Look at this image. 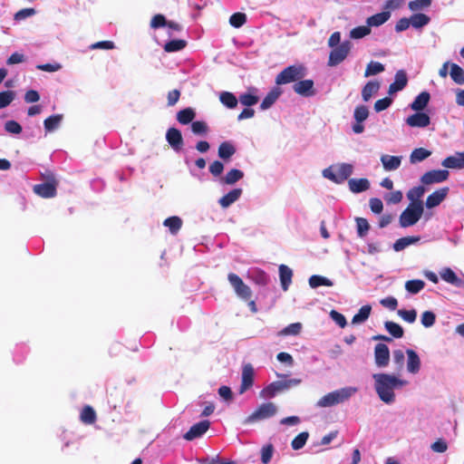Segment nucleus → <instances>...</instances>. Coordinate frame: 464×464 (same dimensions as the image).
<instances>
[{
  "instance_id": "e2e57ef3",
  "label": "nucleus",
  "mask_w": 464,
  "mask_h": 464,
  "mask_svg": "<svg viewBox=\"0 0 464 464\" xmlns=\"http://www.w3.org/2000/svg\"><path fill=\"white\" fill-rule=\"evenodd\" d=\"M191 130L195 134L204 135L208 132V125L202 121H192Z\"/></svg>"
},
{
  "instance_id": "aec40b11",
  "label": "nucleus",
  "mask_w": 464,
  "mask_h": 464,
  "mask_svg": "<svg viewBox=\"0 0 464 464\" xmlns=\"http://www.w3.org/2000/svg\"><path fill=\"white\" fill-rule=\"evenodd\" d=\"M407 360V370L411 373H417L420 369V360L417 353L411 349L406 351Z\"/></svg>"
},
{
  "instance_id": "9b49d317",
  "label": "nucleus",
  "mask_w": 464,
  "mask_h": 464,
  "mask_svg": "<svg viewBox=\"0 0 464 464\" xmlns=\"http://www.w3.org/2000/svg\"><path fill=\"white\" fill-rule=\"evenodd\" d=\"M254 375L255 372L253 366L250 363L245 364L242 369V380L239 393H244L253 386Z\"/></svg>"
},
{
  "instance_id": "6e6d98bb",
  "label": "nucleus",
  "mask_w": 464,
  "mask_h": 464,
  "mask_svg": "<svg viewBox=\"0 0 464 464\" xmlns=\"http://www.w3.org/2000/svg\"><path fill=\"white\" fill-rule=\"evenodd\" d=\"M252 279L256 284L259 285H266L269 281L268 276L260 269H256L253 271Z\"/></svg>"
},
{
  "instance_id": "cd10ccee",
  "label": "nucleus",
  "mask_w": 464,
  "mask_h": 464,
  "mask_svg": "<svg viewBox=\"0 0 464 464\" xmlns=\"http://www.w3.org/2000/svg\"><path fill=\"white\" fill-rule=\"evenodd\" d=\"M381 161L386 170H395L401 166V157L382 155Z\"/></svg>"
},
{
  "instance_id": "8fccbe9b",
  "label": "nucleus",
  "mask_w": 464,
  "mask_h": 464,
  "mask_svg": "<svg viewBox=\"0 0 464 464\" xmlns=\"http://www.w3.org/2000/svg\"><path fill=\"white\" fill-rule=\"evenodd\" d=\"M371 34V28L368 25L357 26L350 31L352 39H362Z\"/></svg>"
},
{
  "instance_id": "39448f33",
  "label": "nucleus",
  "mask_w": 464,
  "mask_h": 464,
  "mask_svg": "<svg viewBox=\"0 0 464 464\" xmlns=\"http://www.w3.org/2000/svg\"><path fill=\"white\" fill-rule=\"evenodd\" d=\"M352 49V43L348 40L341 43L337 47H334L329 53L328 66H337L343 63L349 55Z\"/></svg>"
},
{
  "instance_id": "603ef678",
  "label": "nucleus",
  "mask_w": 464,
  "mask_h": 464,
  "mask_svg": "<svg viewBox=\"0 0 464 464\" xmlns=\"http://www.w3.org/2000/svg\"><path fill=\"white\" fill-rule=\"evenodd\" d=\"M355 222L358 237H363L364 236H366L370 229L369 222L364 218H356Z\"/></svg>"
},
{
  "instance_id": "4c0bfd02",
  "label": "nucleus",
  "mask_w": 464,
  "mask_h": 464,
  "mask_svg": "<svg viewBox=\"0 0 464 464\" xmlns=\"http://www.w3.org/2000/svg\"><path fill=\"white\" fill-rule=\"evenodd\" d=\"M431 154V151L424 149V148H417L412 150V152L410 155V161L411 163L414 164L417 162H420L424 160H426L428 157H430Z\"/></svg>"
},
{
  "instance_id": "bf43d9fd",
  "label": "nucleus",
  "mask_w": 464,
  "mask_h": 464,
  "mask_svg": "<svg viewBox=\"0 0 464 464\" xmlns=\"http://www.w3.org/2000/svg\"><path fill=\"white\" fill-rule=\"evenodd\" d=\"M302 329V324L300 323L290 324L283 330L280 331V335H297Z\"/></svg>"
},
{
  "instance_id": "b1692460",
  "label": "nucleus",
  "mask_w": 464,
  "mask_h": 464,
  "mask_svg": "<svg viewBox=\"0 0 464 464\" xmlns=\"http://www.w3.org/2000/svg\"><path fill=\"white\" fill-rule=\"evenodd\" d=\"M420 240V236L403 237L397 239L393 243L392 247H393L394 251L400 252V251L405 249L406 247H408L409 246L418 243Z\"/></svg>"
},
{
  "instance_id": "f8f14e48",
  "label": "nucleus",
  "mask_w": 464,
  "mask_h": 464,
  "mask_svg": "<svg viewBox=\"0 0 464 464\" xmlns=\"http://www.w3.org/2000/svg\"><path fill=\"white\" fill-rule=\"evenodd\" d=\"M374 359L378 367H385L390 362V351L386 344L378 343L374 348Z\"/></svg>"
},
{
  "instance_id": "5fc2aeb1",
  "label": "nucleus",
  "mask_w": 464,
  "mask_h": 464,
  "mask_svg": "<svg viewBox=\"0 0 464 464\" xmlns=\"http://www.w3.org/2000/svg\"><path fill=\"white\" fill-rule=\"evenodd\" d=\"M246 22V15L244 13H235L229 18V24L235 27L239 28L243 26Z\"/></svg>"
},
{
  "instance_id": "4be33fe9",
  "label": "nucleus",
  "mask_w": 464,
  "mask_h": 464,
  "mask_svg": "<svg viewBox=\"0 0 464 464\" xmlns=\"http://www.w3.org/2000/svg\"><path fill=\"white\" fill-rule=\"evenodd\" d=\"M282 90L279 87H274L264 98L260 104V109L265 111L269 109L282 94Z\"/></svg>"
},
{
  "instance_id": "2f4dec72",
  "label": "nucleus",
  "mask_w": 464,
  "mask_h": 464,
  "mask_svg": "<svg viewBox=\"0 0 464 464\" xmlns=\"http://www.w3.org/2000/svg\"><path fill=\"white\" fill-rule=\"evenodd\" d=\"M96 412L92 406L86 405L82 408L80 414V420L84 424H93L96 421Z\"/></svg>"
},
{
  "instance_id": "f704fd0d",
  "label": "nucleus",
  "mask_w": 464,
  "mask_h": 464,
  "mask_svg": "<svg viewBox=\"0 0 464 464\" xmlns=\"http://www.w3.org/2000/svg\"><path fill=\"white\" fill-rule=\"evenodd\" d=\"M63 120L62 114H53L46 118L44 121V129L47 132L56 130Z\"/></svg>"
},
{
  "instance_id": "4468645a",
  "label": "nucleus",
  "mask_w": 464,
  "mask_h": 464,
  "mask_svg": "<svg viewBox=\"0 0 464 464\" xmlns=\"http://www.w3.org/2000/svg\"><path fill=\"white\" fill-rule=\"evenodd\" d=\"M57 184L52 183H41L34 186V192L41 198H53L57 194Z\"/></svg>"
},
{
  "instance_id": "9d476101",
  "label": "nucleus",
  "mask_w": 464,
  "mask_h": 464,
  "mask_svg": "<svg viewBox=\"0 0 464 464\" xmlns=\"http://www.w3.org/2000/svg\"><path fill=\"white\" fill-rule=\"evenodd\" d=\"M209 426L210 422L207 420L199 421L191 426L188 431L183 435V438L186 440H193L199 438L209 429Z\"/></svg>"
},
{
  "instance_id": "338daca9",
  "label": "nucleus",
  "mask_w": 464,
  "mask_h": 464,
  "mask_svg": "<svg viewBox=\"0 0 464 464\" xmlns=\"http://www.w3.org/2000/svg\"><path fill=\"white\" fill-rule=\"evenodd\" d=\"M392 103V99L390 97H385V98L380 99V100L376 101L374 103V111L376 112H381V111L388 109Z\"/></svg>"
},
{
  "instance_id": "c9c22d12",
  "label": "nucleus",
  "mask_w": 464,
  "mask_h": 464,
  "mask_svg": "<svg viewBox=\"0 0 464 464\" xmlns=\"http://www.w3.org/2000/svg\"><path fill=\"white\" fill-rule=\"evenodd\" d=\"M195 116L196 113L192 108H186L177 113V120L179 123L186 125L192 122Z\"/></svg>"
},
{
  "instance_id": "f03ea898",
  "label": "nucleus",
  "mask_w": 464,
  "mask_h": 464,
  "mask_svg": "<svg viewBox=\"0 0 464 464\" xmlns=\"http://www.w3.org/2000/svg\"><path fill=\"white\" fill-rule=\"evenodd\" d=\"M355 388H342L323 396L316 403L318 407H332L347 401L353 393L356 392Z\"/></svg>"
},
{
  "instance_id": "20e7f679",
  "label": "nucleus",
  "mask_w": 464,
  "mask_h": 464,
  "mask_svg": "<svg viewBox=\"0 0 464 464\" xmlns=\"http://www.w3.org/2000/svg\"><path fill=\"white\" fill-rule=\"evenodd\" d=\"M307 71L303 64H294L285 67L276 77L277 85L297 82L298 80L304 78Z\"/></svg>"
},
{
  "instance_id": "79ce46f5",
  "label": "nucleus",
  "mask_w": 464,
  "mask_h": 464,
  "mask_svg": "<svg viewBox=\"0 0 464 464\" xmlns=\"http://www.w3.org/2000/svg\"><path fill=\"white\" fill-rule=\"evenodd\" d=\"M219 100L222 104L229 109H234L237 107L238 100L237 97L229 92H223L219 95Z\"/></svg>"
},
{
  "instance_id": "864d4df0",
  "label": "nucleus",
  "mask_w": 464,
  "mask_h": 464,
  "mask_svg": "<svg viewBox=\"0 0 464 464\" xmlns=\"http://www.w3.org/2000/svg\"><path fill=\"white\" fill-rule=\"evenodd\" d=\"M384 71V65L379 62H371L368 63L364 76L375 75Z\"/></svg>"
},
{
  "instance_id": "f257e3e1",
  "label": "nucleus",
  "mask_w": 464,
  "mask_h": 464,
  "mask_svg": "<svg viewBox=\"0 0 464 464\" xmlns=\"http://www.w3.org/2000/svg\"><path fill=\"white\" fill-rule=\"evenodd\" d=\"M372 378L379 398L387 404L392 403L395 400L393 390L406 384V381L387 373H375Z\"/></svg>"
},
{
  "instance_id": "de8ad7c7",
  "label": "nucleus",
  "mask_w": 464,
  "mask_h": 464,
  "mask_svg": "<svg viewBox=\"0 0 464 464\" xmlns=\"http://www.w3.org/2000/svg\"><path fill=\"white\" fill-rule=\"evenodd\" d=\"M334 284L330 279H328L324 276H322L314 275V276H310V278H309V285L312 288H316L321 285L332 286Z\"/></svg>"
},
{
  "instance_id": "423d86ee",
  "label": "nucleus",
  "mask_w": 464,
  "mask_h": 464,
  "mask_svg": "<svg viewBox=\"0 0 464 464\" xmlns=\"http://www.w3.org/2000/svg\"><path fill=\"white\" fill-rule=\"evenodd\" d=\"M227 280L234 288L236 295L244 301H248L252 297V291L250 287L246 285L242 278L235 273L227 275Z\"/></svg>"
},
{
  "instance_id": "680f3d73",
  "label": "nucleus",
  "mask_w": 464,
  "mask_h": 464,
  "mask_svg": "<svg viewBox=\"0 0 464 464\" xmlns=\"http://www.w3.org/2000/svg\"><path fill=\"white\" fill-rule=\"evenodd\" d=\"M436 315L431 311H425L421 314V324L424 327H431L435 324Z\"/></svg>"
},
{
  "instance_id": "7c9ffc66",
  "label": "nucleus",
  "mask_w": 464,
  "mask_h": 464,
  "mask_svg": "<svg viewBox=\"0 0 464 464\" xmlns=\"http://www.w3.org/2000/svg\"><path fill=\"white\" fill-rule=\"evenodd\" d=\"M285 386L282 384V381H277L270 383L261 392L262 396L264 397H275L276 394L279 392L285 391Z\"/></svg>"
},
{
  "instance_id": "a211bd4d",
  "label": "nucleus",
  "mask_w": 464,
  "mask_h": 464,
  "mask_svg": "<svg viewBox=\"0 0 464 464\" xmlns=\"http://www.w3.org/2000/svg\"><path fill=\"white\" fill-rule=\"evenodd\" d=\"M441 165L448 169H463L464 168V151L457 152L455 156H449L444 159Z\"/></svg>"
},
{
  "instance_id": "09e8293b",
  "label": "nucleus",
  "mask_w": 464,
  "mask_h": 464,
  "mask_svg": "<svg viewBox=\"0 0 464 464\" xmlns=\"http://www.w3.org/2000/svg\"><path fill=\"white\" fill-rule=\"evenodd\" d=\"M308 437H309V433L307 431H303V432L299 433L297 436H295L291 442V446H292L293 450H298L302 449L305 445V443L308 440Z\"/></svg>"
},
{
  "instance_id": "774afa93",
  "label": "nucleus",
  "mask_w": 464,
  "mask_h": 464,
  "mask_svg": "<svg viewBox=\"0 0 464 464\" xmlns=\"http://www.w3.org/2000/svg\"><path fill=\"white\" fill-rule=\"evenodd\" d=\"M5 130L12 134H20L22 132V126L17 121L10 120L5 123Z\"/></svg>"
},
{
  "instance_id": "58836bf2",
  "label": "nucleus",
  "mask_w": 464,
  "mask_h": 464,
  "mask_svg": "<svg viewBox=\"0 0 464 464\" xmlns=\"http://www.w3.org/2000/svg\"><path fill=\"white\" fill-rule=\"evenodd\" d=\"M450 77L457 84H464V70L457 63H450Z\"/></svg>"
},
{
  "instance_id": "c756f323",
  "label": "nucleus",
  "mask_w": 464,
  "mask_h": 464,
  "mask_svg": "<svg viewBox=\"0 0 464 464\" xmlns=\"http://www.w3.org/2000/svg\"><path fill=\"white\" fill-rule=\"evenodd\" d=\"M235 153L236 148L229 141H224L218 147V157L224 160H229Z\"/></svg>"
},
{
  "instance_id": "a18cd8bd",
  "label": "nucleus",
  "mask_w": 464,
  "mask_h": 464,
  "mask_svg": "<svg viewBox=\"0 0 464 464\" xmlns=\"http://www.w3.org/2000/svg\"><path fill=\"white\" fill-rule=\"evenodd\" d=\"M424 286L425 282L421 279H412L405 283V289L412 295H416L420 292Z\"/></svg>"
},
{
  "instance_id": "a878e982",
  "label": "nucleus",
  "mask_w": 464,
  "mask_h": 464,
  "mask_svg": "<svg viewBox=\"0 0 464 464\" xmlns=\"http://www.w3.org/2000/svg\"><path fill=\"white\" fill-rule=\"evenodd\" d=\"M430 99V95L428 92H420L411 104V108L416 111H421L424 110Z\"/></svg>"
},
{
  "instance_id": "0e129e2a",
  "label": "nucleus",
  "mask_w": 464,
  "mask_h": 464,
  "mask_svg": "<svg viewBox=\"0 0 464 464\" xmlns=\"http://www.w3.org/2000/svg\"><path fill=\"white\" fill-rule=\"evenodd\" d=\"M398 314L406 322L412 324L415 322L417 317V312L414 309L411 310H399Z\"/></svg>"
},
{
  "instance_id": "6e6552de",
  "label": "nucleus",
  "mask_w": 464,
  "mask_h": 464,
  "mask_svg": "<svg viewBox=\"0 0 464 464\" xmlns=\"http://www.w3.org/2000/svg\"><path fill=\"white\" fill-rule=\"evenodd\" d=\"M449 176L450 173L446 169H432L421 176L420 182L424 185L440 183L447 180Z\"/></svg>"
},
{
  "instance_id": "72a5a7b5",
  "label": "nucleus",
  "mask_w": 464,
  "mask_h": 464,
  "mask_svg": "<svg viewBox=\"0 0 464 464\" xmlns=\"http://www.w3.org/2000/svg\"><path fill=\"white\" fill-rule=\"evenodd\" d=\"M182 224V219L178 216L169 217L163 221V225L167 227L173 235H176L179 231Z\"/></svg>"
},
{
  "instance_id": "4d7b16f0",
  "label": "nucleus",
  "mask_w": 464,
  "mask_h": 464,
  "mask_svg": "<svg viewBox=\"0 0 464 464\" xmlns=\"http://www.w3.org/2000/svg\"><path fill=\"white\" fill-rule=\"evenodd\" d=\"M369 116V110L365 105H358L354 109L353 117L355 121H364Z\"/></svg>"
},
{
  "instance_id": "69168bd1",
  "label": "nucleus",
  "mask_w": 464,
  "mask_h": 464,
  "mask_svg": "<svg viewBox=\"0 0 464 464\" xmlns=\"http://www.w3.org/2000/svg\"><path fill=\"white\" fill-rule=\"evenodd\" d=\"M274 452V447L272 444H267L262 448L261 450V461L264 464H268L272 459Z\"/></svg>"
},
{
  "instance_id": "1a4fd4ad",
  "label": "nucleus",
  "mask_w": 464,
  "mask_h": 464,
  "mask_svg": "<svg viewBox=\"0 0 464 464\" xmlns=\"http://www.w3.org/2000/svg\"><path fill=\"white\" fill-rule=\"evenodd\" d=\"M293 90L295 93L303 97H311L316 92L314 81L311 79L304 80V78L298 80L297 82L293 85Z\"/></svg>"
},
{
  "instance_id": "2eb2a0df",
  "label": "nucleus",
  "mask_w": 464,
  "mask_h": 464,
  "mask_svg": "<svg viewBox=\"0 0 464 464\" xmlns=\"http://www.w3.org/2000/svg\"><path fill=\"white\" fill-rule=\"evenodd\" d=\"M166 140L174 150L179 151L181 150L183 138L181 131L177 128L172 127L167 130Z\"/></svg>"
},
{
  "instance_id": "0eeeda50",
  "label": "nucleus",
  "mask_w": 464,
  "mask_h": 464,
  "mask_svg": "<svg viewBox=\"0 0 464 464\" xmlns=\"http://www.w3.org/2000/svg\"><path fill=\"white\" fill-rule=\"evenodd\" d=\"M276 406L273 402L263 403L246 419L245 423L271 418L276 413Z\"/></svg>"
},
{
  "instance_id": "6ab92c4d",
  "label": "nucleus",
  "mask_w": 464,
  "mask_h": 464,
  "mask_svg": "<svg viewBox=\"0 0 464 464\" xmlns=\"http://www.w3.org/2000/svg\"><path fill=\"white\" fill-rule=\"evenodd\" d=\"M242 193V188H234L226 195H224L223 197H221L218 200V203L223 208H227L233 203H235L241 197Z\"/></svg>"
},
{
  "instance_id": "dca6fc26",
  "label": "nucleus",
  "mask_w": 464,
  "mask_h": 464,
  "mask_svg": "<svg viewBox=\"0 0 464 464\" xmlns=\"http://www.w3.org/2000/svg\"><path fill=\"white\" fill-rule=\"evenodd\" d=\"M406 123L411 127L424 128L430 125V118L424 112L417 111L406 119Z\"/></svg>"
},
{
  "instance_id": "49530a36",
  "label": "nucleus",
  "mask_w": 464,
  "mask_h": 464,
  "mask_svg": "<svg viewBox=\"0 0 464 464\" xmlns=\"http://www.w3.org/2000/svg\"><path fill=\"white\" fill-rule=\"evenodd\" d=\"M430 21V18L421 13L414 14L411 16V24L414 28H420L428 24Z\"/></svg>"
},
{
  "instance_id": "f3484780",
  "label": "nucleus",
  "mask_w": 464,
  "mask_h": 464,
  "mask_svg": "<svg viewBox=\"0 0 464 464\" xmlns=\"http://www.w3.org/2000/svg\"><path fill=\"white\" fill-rule=\"evenodd\" d=\"M408 83V77L403 70H399L395 74V80L390 84L388 93L390 95L403 90Z\"/></svg>"
},
{
  "instance_id": "3c124183",
  "label": "nucleus",
  "mask_w": 464,
  "mask_h": 464,
  "mask_svg": "<svg viewBox=\"0 0 464 464\" xmlns=\"http://www.w3.org/2000/svg\"><path fill=\"white\" fill-rule=\"evenodd\" d=\"M425 193V188L423 186H417L410 189L407 193V198L411 202L421 201L420 198Z\"/></svg>"
},
{
  "instance_id": "37998d69",
  "label": "nucleus",
  "mask_w": 464,
  "mask_h": 464,
  "mask_svg": "<svg viewBox=\"0 0 464 464\" xmlns=\"http://www.w3.org/2000/svg\"><path fill=\"white\" fill-rule=\"evenodd\" d=\"M384 327L394 338H401L404 334L403 328L397 323L387 321L384 324Z\"/></svg>"
},
{
  "instance_id": "5701e85b",
  "label": "nucleus",
  "mask_w": 464,
  "mask_h": 464,
  "mask_svg": "<svg viewBox=\"0 0 464 464\" xmlns=\"http://www.w3.org/2000/svg\"><path fill=\"white\" fill-rule=\"evenodd\" d=\"M349 188L353 193H361L370 188V182L367 179H351L348 181Z\"/></svg>"
},
{
  "instance_id": "bb28decb",
  "label": "nucleus",
  "mask_w": 464,
  "mask_h": 464,
  "mask_svg": "<svg viewBox=\"0 0 464 464\" xmlns=\"http://www.w3.org/2000/svg\"><path fill=\"white\" fill-rule=\"evenodd\" d=\"M391 17L389 11H383L382 13L375 14L367 18L366 24L371 28L372 26H380L386 23Z\"/></svg>"
},
{
  "instance_id": "ea45409f",
  "label": "nucleus",
  "mask_w": 464,
  "mask_h": 464,
  "mask_svg": "<svg viewBox=\"0 0 464 464\" xmlns=\"http://www.w3.org/2000/svg\"><path fill=\"white\" fill-rule=\"evenodd\" d=\"M353 165L349 163H342L337 167V176L339 184L346 180L353 173Z\"/></svg>"
},
{
  "instance_id": "393cba45",
  "label": "nucleus",
  "mask_w": 464,
  "mask_h": 464,
  "mask_svg": "<svg viewBox=\"0 0 464 464\" xmlns=\"http://www.w3.org/2000/svg\"><path fill=\"white\" fill-rule=\"evenodd\" d=\"M279 277L283 290L286 291L292 283L293 271L285 265L279 266Z\"/></svg>"
},
{
  "instance_id": "ddd939ff",
  "label": "nucleus",
  "mask_w": 464,
  "mask_h": 464,
  "mask_svg": "<svg viewBox=\"0 0 464 464\" xmlns=\"http://www.w3.org/2000/svg\"><path fill=\"white\" fill-rule=\"evenodd\" d=\"M450 188L448 187L440 188L428 196L425 205L428 208H433L439 206L448 196Z\"/></svg>"
},
{
  "instance_id": "473e14b6",
  "label": "nucleus",
  "mask_w": 464,
  "mask_h": 464,
  "mask_svg": "<svg viewBox=\"0 0 464 464\" xmlns=\"http://www.w3.org/2000/svg\"><path fill=\"white\" fill-rule=\"evenodd\" d=\"M244 177V172L237 169H230L224 177L221 182L227 185H233Z\"/></svg>"
},
{
  "instance_id": "052dcab7",
  "label": "nucleus",
  "mask_w": 464,
  "mask_h": 464,
  "mask_svg": "<svg viewBox=\"0 0 464 464\" xmlns=\"http://www.w3.org/2000/svg\"><path fill=\"white\" fill-rule=\"evenodd\" d=\"M431 5V0H413L409 3L410 10L416 12L428 8Z\"/></svg>"
},
{
  "instance_id": "13d9d810",
  "label": "nucleus",
  "mask_w": 464,
  "mask_h": 464,
  "mask_svg": "<svg viewBox=\"0 0 464 464\" xmlns=\"http://www.w3.org/2000/svg\"><path fill=\"white\" fill-rule=\"evenodd\" d=\"M15 93L13 91L0 92V109L7 107L14 100Z\"/></svg>"
},
{
  "instance_id": "7ed1b4c3",
  "label": "nucleus",
  "mask_w": 464,
  "mask_h": 464,
  "mask_svg": "<svg viewBox=\"0 0 464 464\" xmlns=\"http://www.w3.org/2000/svg\"><path fill=\"white\" fill-rule=\"evenodd\" d=\"M423 211L424 208L422 201L411 202L400 215V226L401 227L414 226L420 219Z\"/></svg>"
},
{
  "instance_id": "412c9836",
  "label": "nucleus",
  "mask_w": 464,
  "mask_h": 464,
  "mask_svg": "<svg viewBox=\"0 0 464 464\" xmlns=\"http://www.w3.org/2000/svg\"><path fill=\"white\" fill-rule=\"evenodd\" d=\"M257 89L252 87L248 89L247 92H244L239 95L238 101L240 103L246 107H251L256 104L259 101V97L256 95Z\"/></svg>"
},
{
  "instance_id": "c85d7f7f",
  "label": "nucleus",
  "mask_w": 464,
  "mask_h": 464,
  "mask_svg": "<svg viewBox=\"0 0 464 464\" xmlns=\"http://www.w3.org/2000/svg\"><path fill=\"white\" fill-rule=\"evenodd\" d=\"M380 87V82L377 81L368 82L362 90V100L368 102L379 91Z\"/></svg>"
},
{
  "instance_id": "e433bc0d",
  "label": "nucleus",
  "mask_w": 464,
  "mask_h": 464,
  "mask_svg": "<svg viewBox=\"0 0 464 464\" xmlns=\"http://www.w3.org/2000/svg\"><path fill=\"white\" fill-rule=\"evenodd\" d=\"M441 278L453 285L459 286L462 284L460 278L458 277L456 273L451 268H445L440 273Z\"/></svg>"
},
{
  "instance_id": "a19ab883",
  "label": "nucleus",
  "mask_w": 464,
  "mask_h": 464,
  "mask_svg": "<svg viewBox=\"0 0 464 464\" xmlns=\"http://www.w3.org/2000/svg\"><path fill=\"white\" fill-rule=\"evenodd\" d=\"M371 311H372L371 305L366 304V305L362 306L359 309V312L353 315V317L352 319V324H356L363 323L364 321H366L369 318V316L371 314Z\"/></svg>"
},
{
  "instance_id": "c03bdc74",
  "label": "nucleus",
  "mask_w": 464,
  "mask_h": 464,
  "mask_svg": "<svg viewBox=\"0 0 464 464\" xmlns=\"http://www.w3.org/2000/svg\"><path fill=\"white\" fill-rule=\"evenodd\" d=\"M187 45V42L181 39L171 40L164 44V51L167 53L179 52L184 49Z\"/></svg>"
}]
</instances>
